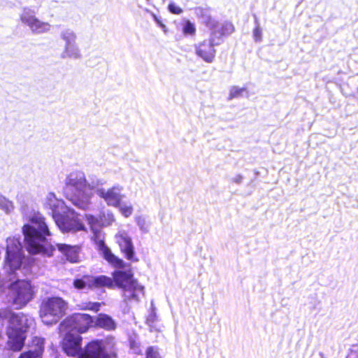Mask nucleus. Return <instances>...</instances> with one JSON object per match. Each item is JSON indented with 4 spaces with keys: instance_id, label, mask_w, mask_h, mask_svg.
Here are the masks:
<instances>
[{
    "instance_id": "obj_1",
    "label": "nucleus",
    "mask_w": 358,
    "mask_h": 358,
    "mask_svg": "<svg viewBox=\"0 0 358 358\" xmlns=\"http://www.w3.org/2000/svg\"><path fill=\"white\" fill-rule=\"evenodd\" d=\"M73 286L78 290L84 289L94 290L105 287L112 289L117 287L122 290V296L125 303L132 301H139L140 297L143 296L145 292L144 286L134 278L131 269L115 270L112 273V278L105 275L94 276L85 274L81 278H75Z\"/></svg>"
},
{
    "instance_id": "obj_2",
    "label": "nucleus",
    "mask_w": 358,
    "mask_h": 358,
    "mask_svg": "<svg viewBox=\"0 0 358 358\" xmlns=\"http://www.w3.org/2000/svg\"><path fill=\"white\" fill-rule=\"evenodd\" d=\"M66 197L75 206L87 209L90 203L92 187L81 172L71 173L66 178L64 187Z\"/></svg>"
},
{
    "instance_id": "obj_3",
    "label": "nucleus",
    "mask_w": 358,
    "mask_h": 358,
    "mask_svg": "<svg viewBox=\"0 0 358 358\" xmlns=\"http://www.w3.org/2000/svg\"><path fill=\"white\" fill-rule=\"evenodd\" d=\"M31 222L34 224H25L23 227L24 241L27 244V251L32 255L41 253L43 251L41 244L50 233L48 227L45 222V218L40 214H35L31 218Z\"/></svg>"
},
{
    "instance_id": "obj_4",
    "label": "nucleus",
    "mask_w": 358,
    "mask_h": 358,
    "mask_svg": "<svg viewBox=\"0 0 358 358\" xmlns=\"http://www.w3.org/2000/svg\"><path fill=\"white\" fill-rule=\"evenodd\" d=\"M67 308L68 303L62 298L48 297L41 302L40 317L46 324H56L66 315Z\"/></svg>"
},
{
    "instance_id": "obj_5",
    "label": "nucleus",
    "mask_w": 358,
    "mask_h": 358,
    "mask_svg": "<svg viewBox=\"0 0 358 358\" xmlns=\"http://www.w3.org/2000/svg\"><path fill=\"white\" fill-rule=\"evenodd\" d=\"M93 316L81 313H73L65 317L59 324L61 331H76L78 334H85L92 328Z\"/></svg>"
},
{
    "instance_id": "obj_6",
    "label": "nucleus",
    "mask_w": 358,
    "mask_h": 358,
    "mask_svg": "<svg viewBox=\"0 0 358 358\" xmlns=\"http://www.w3.org/2000/svg\"><path fill=\"white\" fill-rule=\"evenodd\" d=\"M13 303L18 308L25 306L34 297V288L29 280H17L9 286Z\"/></svg>"
},
{
    "instance_id": "obj_7",
    "label": "nucleus",
    "mask_w": 358,
    "mask_h": 358,
    "mask_svg": "<svg viewBox=\"0 0 358 358\" xmlns=\"http://www.w3.org/2000/svg\"><path fill=\"white\" fill-rule=\"evenodd\" d=\"M23 259L22 248L20 243L16 239L8 240L5 258L6 265L13 272L20 268Z\"/></svg>"
},
{
    "instance_id": "obj_8",
    "label": "nucleus",
    "mask_w": 358,
    "mask_h": 358,
    "mask_svg": "<svg viewBox=\"0 0 358 358\" xmlns=\"http://www.w3.org/2000/svg\"><path fill=\"white\" fill-rule=\"evenodd\" d=\"M115 239L120 252L123 254L126 259L131 262H138L139 261V259L136 255L135 248L131 237L125 233H119L115 235Z\"/></svg>"
},
{
    "instance_id": "obj_9",
    "label": "nucleus",
    "mask_w": 358,
    "mask_h": 358,
    "mask_svg": "<svg viewBox=\"0 0 358 358\" xmlns=\"http://www.w3.org/2000/svg\"><path fill=\"white\" fill-rule=\"evenodd\" d=\"M6 317L8 322L6 330L25 333L27 331L29 324L25 314L9 312Z\"/></svg>"
},
{
    "instance_id": "obj_10",
    "label": "nucleus",
    "mask_w": 358,
    "mask_h": 358,
    "mask_svg": "<svg viewBox=\"0 0 358 358\" xmlns=\"http://www.w3.org/2000/svg\"><path fill=\"white\" fill-rule=\"evenodd\" d=\"M20 19L34 33L41 34L50 30V24L48 22L39 20L30 12H24L21 15Z\"/></svg>"
},
{
    "instance_id": "obj_11",
    "label": "nucleus",
    "mask_w": 358,
    "mask_h": 358,
    "mask_svg": "<svg viewBox=\"0 0 358 358\" xmlns=\"http://www.w3.org/2000/svg\"><path fill=\"white\" fill-rule=\"evenodd\" d=\"M234 31L235 27L231 22H224L210 32L208 41L214 46L219 45L224 41V38L231 35Z\"/></svg>"
},
{
    "instance_id": "obj_12",
    "label": "nucleus",
    "mask_w": 358,
    "mask_h": 358,
    "mask_svg": "<svg viewBox=\"0 0 358 358\" xmlns=\"http://www.w3.org/2000/svg\"><path fill=\"white\" fill-rule=\"evenodd\" d=\"M58 227L66 232L78 231L84 230L83 224L78 220L69 217L68 215H63L59 213L54 217Z\"/></svg>"
},
{
    "instance_id": "obj_13",
    "label": "nucleus",
    "mask_w": 358,
    "mask_h": 358,
    "mask_svg": "<svg viewBox=\"0 0 358 358\" xmlns=\"http://www.w3.org/2000/svg\"><path fill=\"white\" fill-rule=\"evenodd\" d=\"M194 48L195 54L204 62L212 63L214 61L216 50L215 46L208 40H203L195 45Z\"/></svg>"
},
{
    "instance_id": "obj_14",
    "label": "nucleus",
    "mask_w": 358,
    "mask_h": 358,
    "mask_svg": "<svg viewBox=\"0 0 358 358\" xmlns=\"http://www.w3.org/2000/svg\"><path fill=\"white\" fill-rule=\"evenodd\" d=\"M57 250L64 257L66 261L71 263H78L80 259V253L81 246L79 245H69L66 243H57L56 245Z\"/></svg>"
},
{
    "instance_id": "obj_15",
    "label": "nucleus",
    "mask_w": 358,
    "mask_h": 358,
    "mask_svg": "<svg viewBox=\"0 0 358 358\" xmlns=\"http://www.w3.org/2000/svg\"><path fill=\"white\" fill-rule=\"evenodd\" d=\"M121 188L113 187L107 190L99 189V195L108 206L120 207L123 195L120 194Z\"/></svg>"
},
{
    "instance_id": "obj_16",
    "label": "nucleus",
    "mask_w": 358,
    "mask_h": 358,
    "mask_svg": "<svg viewBox=\"0 0 358 358\" xmlns=\"http://www.w3.org/2000/svg\"><path fill=\"white\" fill-rule=\"evenodd\" d=\"M25 334V332L6 330L8 336L6 345L8 348L14 352L20 351L24 345L26 339Z\"/></svg>"
},
{
    "instance_id": "obj_17",
    "label": "nucleus",
    "mask_w": 358,
    "mask_h": 358,
    "mask_svg": "<svg viewBox=\"0 0 358 358\" xmlns=\"http://www.w3.org/2000/svg\"><path fill=\"white\" fill-rule=\"evenodd\" d=\"M99 249L102 251L103 258L114 268L122 269L126 267L127 264L121 259L115 255L110 249L105 244L103 240L99 241Z\"/></svg>"
},
{
    "instance_id": "obj_18",
    "label": "nucleus",
    "mask_w": 358,
    "mask_h": 358,
    "mask_svg": "<svg viewBox=\"0 0 358 358\" xmlns=\"http://www.w3.org/2000/svg\"><path fill=\"white\" fill-rule=\"evenodd\" d=\"M116 327L115 320L106 313H99L96 317H93L92 328L113 331L116 329Z\"/></svg>"
},
{
    "instance_id": "obj_19",
    "label": "nucleus",
    "mask_w": 358,
    "mask_h": 358,
    "mask_svg": "<svg viewBox=\"0 0 358 358\" xmlns=\"http://www.w3.org/2000/svg\"><path fill=\"white\" fill-rule=\"evenodd\" d=\"M60 203V201L57 199L55 195L53 193H49L45 199L44 206L46 208L52 210V215L53 217L59 213L58 208Z\"/></svg>"
},
{
    "instance_id": "obj_20",
    "label": "nucleus",
    "mask_w": 358,
    "mask_h": 358,
    "mask_svg": "<svg viewBox=\"0 0 358 358\" xmlns=\"http://www.w3.org/2000/svg\"><path fill=\"white\" fill-rule=\"evenodd\" d=\"M245 92H247L246 87H239L238 86H232L229 92V99H233L236 98L241 97L243 95Z\"/></svg>"
},
{
    "instance_id": "obj_21",
    "label": "nucleus",
    "mask_w": 358,
    "mask_h": 358,
    "mask_svg": "<svg viewBox=\"0 0 358 358\" xmlns=\"http://www.w3.org/2000/svg\"><path fill=\"white\" fill-rule=\"evenodd\" d=\"M31 343L33 345L36 346V349L34 352L41 355L44 349V339L39 337H34L31 341Z\"/></svg>"
},
{
    "instance_id": "obj_22",
    "label": "nucleus",
    "mask_w": 358,
    "mask_h": 358,
    "mask_svg": "<svg viewBox=\"0 0 358 358\" xmlns=\"http://www.w3.org/2000/svg\"><path fill=\"white\" fill-rule=\"evenodd\" d=\"M182 33L185 35H194L196 33V27L194 24L189 20H186L182 27Z\"/></svg>"
},
{
    "instance_id": "obj_23",
    "label": "nucleus",
    "mask_w": 358,
    "mask_h": 358,
    "mask_svg": "<svg viewBox=\"0 0 358 358\" xmlns=\"http://www.w3.org/2000/svg\"><path fill=\"white\" fill-rule=\"evenodd\" d=\"M145 358H162V357L157 347L149 346L145 350Z\"/></svg>"
},
{
    "instance_id": "obj_24",
    "label": "nucleus",
    "mask_w": 358,
    "mask_h": 358,
    "mask_svg": "<svg viewBox=\"0 0 358 358\" xmlns=\"http://www.w3.org/2000/svg\"><path fill=\"white\" fill-rule=\"evenodd\" d=\"M101 306V303L99 302H87L85 303L83 309L97 313L98 311H99Z\"/></svg>"
},
{
    "instance_id": "obj_25",
    "label": "nucleus",
    "mask_w": 358,
    "mask_h": 358,
    "mask_svg": "<svg viewBox=\"0 0 358 358\" xmlns=\"http://www.w3.org/2000/svg\"><path fill=\"white\" fill-rule=\"evenodd\" d=\"M253 38L255 42L258 43L262 41V30L259 26V24L257 23L255 27L252 32Z\"/></svg>"
},
{
    "instance_id": "obj_26",
    "label": "nucleus",
    "mask_w": 358,
    "mask_h": 358,
    "mask_svg": "<svg viewBox=\"0 0 358 358\" xmlns=\"http://www.w3.org/2000/svg\"><path fill=\"white\" fill-rule=\"evenodd\" d=\"M168 10L171 13L174 15H180L183 12L182 8L173 2L169 3Z\"/></svg>"
},
{
    "instance_id": "obj_27",
    "label": "nucleus",
    "mask_w": 358,
    "mask_h": 358,
    "mask_svg": "<svg viewBox=\"0 0 358 358\" xmlns=\"http://www.w3.org/2000/svg\"><path fill=\"white\" fill-rule=\"evenodd\" d=\"M118 208L121 213L126 217H129L133 213L132 206H121L120 204Z\"/></svg>"
},
{
    "instance_id": "obj_28",
    "label": "nucleus",
    "mask_w": 358,
    "mask_h": 358,
    "mask_svg": "<svg viewBox=\"0 0 358 358\" xmlns=\"http://www.w3.org/2000/svg\"><path fill=\"white\" fill-rule=\"evenodd\" d=\"M41 356L38 353L29 350L22 353L19 358H41Z\"/></svg>"
},
{
    "instance_id": "obj_29",
    "label": "nucleus",
    "mask_w": 358,
    "mask_h": 358,
    "mask_svg": "<svg viewBox=\"0 0 358 358\" xmlns=\"http://www.w3.org/2000/svg\"><path fill=\"white\" fill-rule=\"evenodd\" d=\"M153 18L156 23L162 29L163 31L166 34L168 32L166 25L162 22V20L155 14L152 15Z\"/></svg>"
},
{
    "instance_id": "obj_30",
    "label": "nucleus",
    "mask_w": 358,
    "mask_h": 358,
    "mask_svg": "<svg viewBox=\"0 0 358 358\" xmlns=\"http://www.w3.org/2000/svg\"><path fill=\"white\" fill-rule=\"evenodd\" d=\"M87 220L91 225H92L94 222H97V219L93 215H87Z\"/></svg>"
},
{
    "instance_id": "obj_31",
    "label": "nucleus",
    "mask_w": 358,
    "mask_h": 358,
    "mask_svg": "<svg viewBox=\"0 0 358 358\" xmlns=\"http://www.w3.org/2000/svg\"><path fill=\"white\" fill-rule=\"evenodd\" d=\"M242 177L241 176H238L236 178L234 179V181L236 182H240L241 181Z\"/></svg>"
},
{
    "instance_id": "obj_32",
    "label": "nucleus",
    "mask_w": 358,
    "mask_h": 358,
    "mask_svg": "<svg viewBox=\"0 0 358 358\" xmlns=\"http://www.w3.org/2000/svg\"><path fill=\"white\" fill-rule=\"evenodd\" d=\"M211 21V19L210 17L208 18V22H210Z\"/></svg>"
},
{
    "instance_id": "obj_33",
    "label": "nucleus",
    "mask_w": 358,
    "mask_h": 358,
    "mask_svg": "<svg viewBox=\"0 0 358 358\" xmlns=\"http://www.w3.org/2000/svg\"><path fill=\"white\" fill-rule=\"evenodd\" d=\"M19 358V357H18Z\"/></svg>"
}]
</instances>
